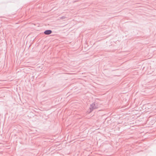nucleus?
I'll return each mask as SVG.
<instances>
[{
  "mask_svg": "<svg viewBox=\"0 0 156 156\" xmlns=\"http://www.w3.org/2000/svg\"><path fill=\"white\" fill-rule=\"evenodd\" d=\"M98 107V105L97 103L94 102L92 103L90 106L89 108L90 111L89 112H91L95 109L97 108Z\"/></svg>",
  "mask_w": 156,
  "mask_h": 156,
  "instance_id": "nucleus-1",
  "label": "nucleus"
},
{
  "mask_svg": "<svg viewBox=\"0 0 156 156\" xmlns=\"http://www.w3.org/2000/svg\"><path fill=\"white\" fill-rule=\"evenodd\" d=\"M65 18V17L64 16H62L61 17V19H63Z\"/></svg>",
  "mask_w": 156,
  "mask_h": 156,
  "instance_id": "nucleus-3",
  "label": "nucleus"
},
{
  "mask_svg": "<svg viewBox=\"0 0 156 156\" xmlns=\"http://www.w3.org/2000/svg\"><path fill=\"white\" fill-rule=\"evenodd\" d=\"M52 31L51 30H47L44 31V33L45 35H49L51 34Z\"/></svg>",
  "mask_w": 156,
  "mask_h": 156,
  "instance_id": "nucleus-2",
  "label": "nucleus"
}]
</instances>
